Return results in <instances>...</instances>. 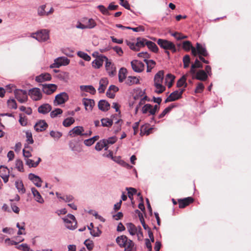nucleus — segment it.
Returning <instances> with one entry per match:
<instances>
[{
  "label": "nucleus",
  "mask_w": 251,
  "mask_h": 251,
  "mask_svg": "<svg viewBox=\"0 0 251 251\" xmlns=\"http://www.w3.org/2000/svg\"><path fill=\"white\" fill-rule=\"evenodd\" d=\"M148 41L146 39L138 38H137V42L136 43H132L127 40L126 41V43L131 50L134 51H138L141 48L144 47L146 45L145 42H148Z\"/></svg>",
  "instance_id": "f257e3e1"
},
{
  "label": "nucleus",
  "mask_w": 251,
  "mask_h": 251,
  "mask_svg": "<svg viewBox=\"0 0 251 251\" xmlns=\"http://www.w3.org/2000/svg\"><path fill=\"white\" fill-rule=\"evenodd\" d=\"M157 43L161 48L165 50H170L174 53L176 52V51L175 44L170 41L159 39Z\"/></svg>",
  "instance_id": "f03ea898"
},
{
  "label": "nucleus",
  "mask_w": 251,
  "mask_h": 251,
  "mask_svg": "<svg viewBox=\"0 0 251 251\" xmlns=\"http://www.w3.org/2000/svg\"><path fill=\"white\" fill-rule=\"evenodd\" d=\"M65 223L66 227L71 230H74L76 227L77 222L75 217L72 214H68L66 217L62 219Z\"/></svg>",
  "instance_id": "7ed1b4c3"
},
{
  "label": "nucleus",
  "mask_w": 251,
  "mask_h": 251,
  "mask_svg": "<svg viewBox=\"0 0 251 251\" xmlns=\"http://www.w3.org/2000/svg\"><path fill=\"white\" fill-rule=\"evenodd\" d=\"M184 91V89H181L179 91L176 90L173 92L165 100V102L167 103L170 101H173L180 99L182 97V95Z\"/></svg>",
  "instance_id": "20e7f679"
},
{
  "label": "nucleus",
  "mask_w": 251,
  "mask_h": 251,
  "mask_svg": "<svg viewBox=\"0 0 251 251\" xmlns=\"http://www.w3.org/2000/svg\"><path fill=\"white\" fill-rule=\"evenodd\" d=\"M70 60L66 57H60L55 59L54 63L50 66L51 68H59L61 66L69 64Z\"/></svg>",
  "instance_id": "39448f33"
},
{
  "label": "nucleus",
  "mask_w": 251,
  "mask_h": 251,
  "mask_svg": "<svg viewBox=\"0 0 251 251\" xmlns=\"http://www.w3.org/2000/svg\"><path fill=\"white\" fill-rule=\"evenodd\" d=\"M15 98L21 103L25 102L27 99V92L25 90L16 89L14 91Z\"/></svg>",
  "instance_id": "423d86ee"
},
{
  "label": "nucleus",
  "mask_w": 251,
  "mask_h": 251,
  "mask_svg": "<svg viewBox=\"0 0 251 251\" xmlns=\"http://www.w3.org/2000/svg\"><path fill=\"white\" fill-rule=\"evenodd\" d=\"M68 99V95L65 92H62L55 96L54 103L56 105L61 104L64 103Z\"/></svg>",
  "instance_id": "0eeeda50"
},
{
  "label": "nucleus",
  "mask_w": 251,
  "mask_h": 251,
  "mask_svg": "<svg viewBox=\"0 0 251 251\" xmlns=\"http://www.w3.org/2000/svg\"><path fill=\"white\" fill-rule=\"evenodd\" d=\"M31 37L39 42L45 41L47 39V31L46 29L41 30L35 33H32Z\"/></svg>",
  "instance_id": "6e6552de"
},
{
  "label": "nucleus",
  "mask_w": 251,
  "mask_h": 251,
  "mask_svg": "<svg viewBox=\"0 0 251 251\" xmlns=\"http://www.w3.org/2000/svg\"><path fill=\"white\" fill-rule=\"evenodd\" d=\"M131 65L133 70L137 73H141L144 70V64L137 60H134L131 62Z\"/></svg>",
  "instance_id": "1a4fd4ad"
},
{
  "label": "nucleus",
  "mask_w": 251,
  "mask_h": 251,
  "mask_svg": "<svg viewBox=\"0 0 251 251\" xmlns=\"http://www.w3.org/2000/svg\"><path fill=\"white\" fill-rule=\"evenodd\" d=\"M84 128L82 126H77L73 128L69 132V135L71 137H75L76 135L84 136L87 135L86 133H83Z\"/></svg>",
  "instance_id": "9d476101"
},
{
  "label": "nucleus",
  "mask_w": 251,
  "mask_h": 251,
  "mask_svg": "<svg viewBox=\"0 0 251 251\" xmlns=\"http://www.w3.org/2000/svg\"><path fill=\"white\" fill-rule=\"evenodd\" d=\"M107 59L106 56L100 55L92 62V66L96 69H99L102 66L104 61L106 62Z\"/></svg>",
  "instance_id": "9b49d317"
},
{
  "label": "nucleus",
  "mask_w": 251,
  "mask_h": 251,
  "mask_svg": "<svg viewBox=\"0 0 251 251\" xmlns=\"http://www.w3.org/2000/svg\"><path fill=\"white\" fill-rule=\"evenodd\" d=\"M194 200L193 198L189 197L182 199L178 200V203L180 208H184L190 204L193 203Z\"/></svg>",
  "instance_id": "f8f14e48"
},
{
  "label": "nucleus",
  "mask_w": 251,
  "mask_h": 251,
  "mask_svg": "<svg viewBox=\"0 0 251 251\" xmlns=\"http://www.w3.org/2000/svg\"><path fill=\"white\" fill-rule=\"evenodd\" d=\"M106 70L110 76H113L116 74V69L114 64L107 59L105 64Z\"/></svg>",
  "instance_id": "ddd939ff"
},
{
  "label": "nucleus",
  "mask_w": 251,
  "mask_h": 251,
  "mask_svg": "<svg viewBox=\"0 0 251 251\" xmlns=\"http://www.w3.org/2000/svg\"><path fill=\"white\" fill-rule=\"evenodd\" d=\"M182 48L186 51L191 50V53L194 56H197V51L196 48L192 46L191 42L189 41H184L182 43Z\"/></svg>",
  "instance_id": "4468645a"
},
{
  "label": "nucleus",
  "mask_w": 251,
  "mask_h": 251,
  "mask_svg": "<svg viewBox=\"0 0 251 251\" xmlns=\"http://www.w3.org/2000/svg\"><path fill=\"white\" fill-rule=\"evenodd\" d=\"M192 78L201 81H205L207 79L208 75L206 72L202 70L199 71L195 75H192Z\"/></svg>",
  "instance_id": "2eb2a0df"
},
{
  "label": "nucleus",
  "mask_w": 251,
  "mask_h": 251,
  "mask_svg": "<svg viewBox=\"0 0 251 251\" xmlns=\"http://www.w3.org/2000/svg\"><path fill=\"white\" fill-rule=\"evenodd\" d=\"M164 78V71H159L154 76V86L162 84Z\"/></svg>",
  "instance_id": "dca6fc26"
},
{
  "label": "nucleus",
  "mask_w": 251,
  "mask_h": 251,
  "mask_svg": "<svg viewBox=\"0 0 251 251\" xmlns=\"http://www.w3.org/2000/svg\"><path fill=\"white\" fill-rule=\"evenodd\" d=\"M28 178L38 187H40L42 185V180L38 176L30 173L28 175Z\"/></svg>",
  "instance_id": "f3484780"
},
{
  "label": "nucleus",
  "mask_w": 251,
  "mask_h": 251,
  "mask_svg": "<svg viewBox=\"0 0 251 251\" xmlns=\"http://www.w3.org/2000/svg\"><path fill=\"white\" fill-rule=\"evenodd\" d=\"M108 84V80L107 78L104 77L101 78L99 82V87L98 90L100 93H103L106 87Z\"/></svg>",
  "instance_id": "a211bd4d"
},
{
  "label": "nucleus",
  "mask_w": 251,
  "mask_h": 251,
  "mask_svg": "<svg viewBox=\"0 0 251 251\" xmlns=\"http://www.w3.org/2000/svg\"><path fill=\"white\" fill-rule=\"evenodd\" d=\"M28 95L34 100H38L41 96L40 90L38 88H34L29 91Z\"/></svg>",
  "instance_id": "6ab92c4d"
},
{
  "label": "nucleus",
  "mask_w": 251,
  "mask_h": 251,
  "mask_svg": "<svg viewBox=\"0 0 251 251\" xmlns=\"http://www.w3.org/2000/svg\"><path fill=\"white\" fill-rule=\"evenodd\" d=\"M196 50L197 51V55H202L203 56L206 57L208 53L205 49L201 44L197 43L196 45Z\"/></svg>",
  "instance_id": "aec40b11"
},
{
  "label": "nucleus",
  "mask_w": 251,
  "mask_h": 251,
  "mask_svg": "<svg viewBox=\"0 0 251 251\" xmlns=\"http://www.w3.org/2000/svg\"><path fill=\"white\" fill-rule=\"evenodd\" d=\"M47 124L45 120H41L37 122L34 126V128L37 132L42 131L46 129Z\"/></svg>",
  "instance_id": "412c9836"
},
{
  "label": "nucleus",
  "mask_w": 251,
  "mask_h": 251,
  "mask_svg": "<svg viewBox=\"0 0 251 251\" xmlns=\"http://www.w3.org/2000/svg\"><path fill=\"white\" fill-rule=\"evenodd\" d=\"M82 101L86 110L91 111L92 110L95 105V101L93 100L84 98Z\"/></svg>",
  "instance_id": "4be33fe9"
},
{
  "label": "nucleus",
  "mask_w": 251,
  "mask_h": 251,
  "mask_svg": "<svg viewBox=\"0 0 251 251\" xmlns=\"http://www.w3.org/2000/svg\"><path fill=\"white\" fill-rule=\"evenodd\" d=\"M202 67L201 63L197 58L195 60V63L191 65L189 73L191 75H195L196 74V69L202 68Z\"/></svg>",
  "instance_id": "5701e85b"
},
{
  "label": "nucleus",
  "mask_w": 251,
  "mask_h": 251,
  "mask_svg": "<svg viewBox=\"0 0 251 251\" xmlns=\"http://www.w3.org/2000/svg\"><path fill=\"white\" fill-rule=\"evenodd\" d=\"M83 23L86 25V27L89 29L95 27L97 24L96 22L93 19L84 18L82 21Z\"/></svg>",
  "instance_id": "b1692460"
},
{
  "label": "nucleus",
  "mask_w": 251,
  "mask_h": 251,
  "mask_svg": "<svg viewBox=\"0 0 251 251\" xmlns=\"http://www.w3.org/2000/svg\"><path fill=\"white\" fill-rule=\"evenodd\" d=\"M80 89L82 91L89 92L92 95H94L96 93V89L92 85H81Z\"/></svg>",
  "instance_id": "393cba45"
},
{
  "label": "nucleus",
  "mask_w": 251,
  "mask_h": 251,
  "mask_svg": "<svg viewBox=\"0 0 251 251\" xmlns=\"http://www.w3.org/2000/svg\"><path fill=\"white\" fill-rule=\"evenodd\" d=\"M98 107L102 111H107L110 107V104L105 100H100L99 102Z\"/></svg>",
  "instance_id": "a878e982"
},
{
  "label": "nucleus",
  "mask_w": 251,
  "mask_h": 251,
  "mask_svg": "<svg viewBox=\"0 0 251 251\" xmlns=\"http://www.w3.org/2000/svg\"><path fill=\"white\" fill-rule=\"evenodd\" d=\"M126 83L129 86L139 83V79L135 76H129L126 80Z\"/></svg>",
  "instance_id": "bb28decb"
},
{
  "label": "nucleus",
  "mask_w": 251,
  "mask_h": 251,
  "mask_svg": "<svg viewBox=\"0 0 251 251\" xmlns=\"http://www.w3.org/2000/svg\"><path fill=\"white\" fill-rule=\"evenodd\" d=\"M31 192L34 196L35 200L39 203H43L44 202V200L42 198L39 192L35 189V188H31Z\"/></svg>",
  "instance_id": "cd10ccee"
},
{
  "label": "nucleus",
  "mask_w": 251,
  "mask_h": 251,
  "mask_svg": "<svg viewBox=\"0 0 251 251\" xmlns=\"http://www.w3.org/2000/svg\"><path fill=\"white\" fill-rule=\"evenodd\" d=\"M127 73V70L125 68H121L119 72V81L122 82L126 79Z\"/></svg>",
  "instance_id": "c85d7f7f"
},
{
  "label": "nucleus",
  "mask_w": 251,
  "mask_h": 251,
  "mask_svg": "<svg viewBox=\"0 0 251 251\" xmlns=\"http://www.w3.org/2000/svg\"><path fill=\"white\" fill-rule=\"evenodd\" d=\"M187 76L188 74L183 75L178 80L176 83V86L177 87H181L183 85H184V87H187V84L186 83V81Z\"/></svg>",
  "instance_id": "c756f323"
},
{
  "label": "nucleus",
  "mask_w": 251,
  "mask_h": 251,
  "mask_svg": "<svg viewBox=\"0 0 251 251\" xmlns=\"http://www.w3.org/2000/svg\"><path fill=\"white\" fill-rule=\"evenodd\" d=\"M144 62L147 64V72H151V70L155 67L156 63L153 60H148L147 59H144Z\"/></svg>",
  "instance_id": "7c9ffc66"
},
{
  "label": "nucleus",
  "mask_w": 251,
  "mask_h": 251,
  "mask_svg": "<svg viewBox=\"0 0 251 251\" xmlns=\"http://www.w3.org/2000/svg\"><path fill=\"white\" fill-rule=\"evenodd\" d=\"M15 186L18 190V192L21 194H24L25 192V189L24 187L23 183L21 180L16 181Z\"/></svg>",
  "instance_id": "2f4dec72"
},
{
  "label": "nucleus",
  "mask_w": 251,
  "mask_h": 251,
  "mask_svg": "<svg viewBox=\"0 0 251 251\" xmlns=\"http://www.w3.org/2000/svg\"><path fill=\"white\" fill-rule=\"evenodd\" d=\"M145 43H146V46L151 50L155 53L158 52V48L154 43L151 41H148V42Z\"/></svg>",
  "instance_id": "473e14b6"
},
{
  "label": "nucleus",
  "mask_w": 251,
  "mask_h": 251,
  "mask_svg": "<svg viewBox=\"0 0 251 251\" xmlns=\"http://www.w3.org/2000/svg\"><path fill=\"white\" fill-rule=\"evenodd\" d=\"M127 228L130 234L132 235H134L137 233V227L132 223L127 224Z\"/></svg>",
  "instance_id": "72a5a7b5"
},
{
  "label": "nucleus",
  "mask_w": 251,
  "mask_h": 251,
  "mask_svg": "<svg viewBox=\"0 0 251 251\" xmlns=\"http://www.w3.org/2000/svg\"><path fill=\"white\" fill-rule=\"evenodd\" d=\"M152 111V105L151 104H145L142 108V112L143 114H148L149 115H151V111Z\"/></svg>",
  "instance_id": "f704fd0d"
},
{
  "label": "nucleus",
  "mask_w": 251,
  "mask_h": 251,
  "mask_svg": "<svg viewBox=\"0 0 251 251\" xmlns=\"http://www.w3.org/2000/svg\"><path fill=\"white\" fill-rule=\"evenodd\" d=\"M41 159L38 158V160L36 162H34L33 160L28 159V158L25 159L26 164L29 167H36L39 163Z\"/></svg>",
  "instance_id": "c9c22d12"
},
{
  "label": "nucleus",
  "mask_w": 251,
  "mask_h": 251,
  "mask_svg": "<svg viewBox=\"0 0 251 251\" xmlns=\"http://www.w3.org/2000/svg\"><path fill=\"white\" fill-rule=\"evenodd\" d=\"M135 247L134 242L129 239L128 242L125 248V251H135Z\"/></svg>",
  "instance_id": "e433bc0d"
},
{
  "label": "nucleus",
  "mask_w": 251,
  "mask_h": 251,
  "mask_svg": "<svg viewBox=\"0 0 251 251\" xmlns=\"http://www.w3.org/2000/svg\"><path fill=\"white\" fill-rule=\"evenodd\" d=\"M30 148L31 147L28 145H25V149L23 150V155L25 158H28L31 156Z\"/></svg>",
  "instance_id": "4c0bfd02"
},
{
  "label": "nucleus",
  "mask_w": 251,
  "mask_h": 251,
  "mask_svg": "<svg viewBox=\"0 0 251 251\" xmlns=\"http://www.w3.org/2000/svg\"><path fill=\"white\" fill-rule=\"evenodd\" d=\"M106 142L105 140H102L98 142L95 146V149L97 151H101L104 147H106L105 150H107L108 147L105 144Z\"/></svg>",
  "instance_id": "58836bf2"
},
{
  "label": "nucleus",
  "mask_w": 251,
  "mask_h": 251,
  "mask_svg": "<svg viewBox=\"0 0 251 251\" xmlns=\"http://www.w3.org/2000/svg\"><path fill=\"white\" fill-rule=\"evenodd\" d=\"M88 228L90 231V234L94 237H99L101 233V231L98 227L91 229L90 226H88Z\"/></svg>",
  "instance_id": "ea45409f"
},
{
  "label": "nucleus",
  "mask_w": 251,
  "mask_h": 251,
  "mask_svg": "<svg viewBox=\"0 0 251 251\" xmlns=\"http://www.w3.org/2000/svg\"><path fill=\"white\" fill-rule=\"evenodd\" d=\"M1 169L4 170L5 173L2 174V175H0V176L3 179V181L6 183L8 181L9 171L7 168H2Z\"/></svg>",
  "instance_id": "a19ab883"
},
{
  "label": "nucleus",
  "mask_w": 251,
  "mask_h": 251,
  "mask_svg": "<svg viewBox=\"0 0 251 251\" xmlns=\"http://www.w3.org/2000/svg\"><path fill=\"white\" fill-rule=\"evenodd\" d=\"M101 122L103 126L110 127L113 124V121L108 118L102 119Z\"/></svg>",
  "instance_id": "79ce46f5"
},
{
  "label": "nucleus",
  "mask_w": 251,
  "mask_h": 251,
  "mask_svg": "<svg viewBox=\"0 0 251 251\" xmlns=\"http://www.w3.org/2000/svg\"><path fill=\"white\" fill-rule=\"evenodd\" d=\"M126 235H121L120 236H118L116 239V241L118 245L121 247H124V242L125 240L126 239Z\"/></svg>",
  "instance_id": "37998d69"
},
{
  "label": "nucleus",
  "mask_w": 251,
  "mask_h": 251,
  "mask_svg": "<svg viewBox=\"0 0 251 251\" xmlns=\"http://www.w3.org/2000/svg\"><path fill=\"white\" fill-rule=\"evenodd\" d=\"M35 80L39 83H42L47 80V74H42L35 78Z\"/></svg>",
  "instance_id": "c03bdc74"
},
{
  "label": "nucleus",
  "mask_w": 251,
  "mask_h": 251,
  "mask_svg": "<svg viewBox=\"0 0 251 251\" xmlns=\"http://www.w3.org/2000/svg\"><path fill=\"white\" fill-rule=\"evenodd\" d=\"M126 190L127 191L128 198L132 201L133 200V195L135 194L137 192L136 189L132 187H127Z\"/></svg>",
  "instance_id": "a18cd8bd"
},
{
  "label": "nucleus",
  "mask_w": 251,
  "mask_h": 251,
  "mask_svg": "<svg viewBox=\"0 0 251 251\" xmlns=\"http://www.w3.org/2000/svg\"><path fill=\"white\" fill-rule=\"evenodd\" d=\"M75 119L72 117L67 118L63 122V125L65 127H69L74 123Z\"/></svg>",
  "instance_id": "49530a36"
},
{
  "label": "nucleus",
  "mask_w": 251,
  "mask_h": 251,
  "mask_svg": "<svg viewBox=\"0 0 251 251\" xmlns=\"http://www.w3.org/2000/svg\"><path fill=\"white\" fill-rule=\"evenodd\" d=\"M174 107V106L173 105H171L166 108L163 112L158 116L159 119H161L163 118L168 113H169L172 108Z\"/></svg>",
  "instance_id": "de8ad7c7"
},
{
  "label": "nucleus",
  "mask_w": 251,
  "mask_h": 251,
  "mask_svg": "<svg viewBox=\"0 0 251 251\" xmlns=\"http://www.w3.org/2000/svg\"><path fill=\"white\" fill-rule=\"evenodd\" d=\"M16 167L17 170L21 172L24 171L23 161L21 159H17L16 161Z\"/></svg>",
  "instance_id": "09e8293b"
},
{
  "label": "nucleus",
  "mask_w": 251,
  "mask_h": 251,
  "mask_svg": "<svg viewBox=\"0 0 251 251\" xmlns=\"http://www.w3.org/2000/svg\"><path fill=\"white\" fill-rule=\"evenodd\" d=\"M7 105L8 107L11 109H16L17 108V103L14 99L8 100Z\"/></svg>",
  "instance_id": "8fccbe9b"
},
{
  "label": "nucleus",
  "mask_w": 251,
  "mask_h": 251,
  "mask_svg": "<svg viewBox=\"0 0 251 251\" xmlns=\"http://www.w3.org/2000/svg\"><path fill=\"white\" fill-rule=\"evenodd\" d=\"M183 67L184 68H187L189 66L190 63V57L189 55H185L183 58Z\"/></svg>",
  "instance_id": "3c124183"
},
{
  "label": "nucleus",
  "mask_w": 251,
  "mask_h": 251,
  "mask_svg": "<svg viewBox=\"0 0 251 251\" xmlns=\"http://www.w3.org/2000/svg\"><path fill=\"white\" fill-rule=\"evenodd\" d=\"M84 244L86 246L89 251H91L94 246L93 241L90 239L86 240L84 242Z\"/></svg>",
  "instance_id": "603ef678"
},
{
  "label": "nucleus",
  "mask_w": 251,
  "mask_h": 251,
  "mask_svg": "<svg viewBox=\"0 0 251 251\" xmlns=\"http://www.w3.org/2000/svg\"><path fill=\"white\" fill-rule=\"evenodd\" d=\"M63 111L60 108H56L54 110L51 111L50 113V116L51 118H55L58 115L61 114Z\"/></svg>",
  "instance_id": "864d4df0"
},
{
  "label": "nucleus",
  "mask_w": 251,
  "mask_h": 251,
  "mask_svg": "<svg viewBox=\"0 0 251 251\" xmlns=\"http://www.w3.org/2000/svg\"><path fill=\"white\" fill-rule=\"evenodd\" d=\"M56 195L57 196L58 198H59V199L65 201L66 202H70L71 201H72L74 198L72 196H71V195H69V196H64V197H61V196H59V194L58 193H56Z\"/></svg>",
  "instance_id": "5fc2aeb1"
},
{
  "label": "nucleus",
  "mask_w": 251,
  "mask_h": 251,
  "mask_svg": "<svg viewBox=\"0 0 251 251\" xmlns=\"http://www.w3.org/2000/svg\"><path fill=\"white\" fill-rule=\"evenodd\" d=\"M77 55L86 61H90L91 60V57L83 51H78Z\"/></svg>",
  "instance_id": "6e6d98bb"
},
{
  "label": "nucleus",
  "mask_w": 251,
  "mask_h": 251,
  "mask_svg": "<svg viewBox=\"0 0 251 251\" xmlns=\"http://www.w3.org/2000/svg\"><path fill=\"white\" fill-rule=\"evenodd\" d=\"M57 86L55 84H48V95L54 93L57 89Z\"/></svg>",
  "instance_id": "4d7b16f0"
},
{
  "label": "nucleus",
  "mask_w": 251,
  "mask_h": 251,
  "mask_svg": "<svg viewBox=\"0 0 251 251\" xmlns=\"http://www.w3.org/2000/svg\"><path fill=\"white\" fill-rule=\"evenodd\" d=\"M98 8L99 9V10L103 14V15H109L110 14L108 8H105L103 5H100L98 6Z\"/></svg>",
  "instance_id": "13d9d810"
},
{
  "label": "nucleus",
  "mask_w": 251,
  "mask_h": 251,
  "mask_svg": "<svg viewBox=\"0 0 251 251\" xmlns=\"http://www.w3.org/2000/svg\"><path fill=\"white\" fill-rule=\"evenodd\" d=\"M50 135L55 140L58 139L62 136V133L58 131H51L50 132Z\"/></svg>",
  "instance_id": "bf43d9fd"
},
{
  "label": "nucleus",
  "mask_w": 251,
  "mask_h": 251,
  "mask_svg": "<svg viewBox=\"0 0 251 251\" xmlns=\"http://www.w3.org/2000/svg\"><path fill=\"white\" fill-rule=\"evenodd\" d=\"M204 88V86L203 84L202 83L200 82L198 84V85L196 88L195 92L196 93H201L203 91Z\"/></svg>",
  "instance_id": "052dcab7"
},
{
  "label": "nucleus",
  "mask_w": 251,
  "mask_h": 251,
  "mask_svg": "<svg viewBox=\"0 0 251 251\" xmlns=\"http://www.w3.org/2000/svg\"><path fill=\"white\" fill-rule=\"evenodd\" d=\"M155 87L156 88L155 92L157 94H161L165 90V87L163 86L162 84L155 85Z\"/></svg>",
  "instance_id": "680f3d73"
},
{
  "label": "nucleus",
  "mask_w": 251,
  "mask_h": 251,
  "mask_svg": "<svg viewBox=\"0 0 251 251\" xmlns=\"http://www.w3.org/2000/svg\"><path fill=\"white\" fill-rule=\"evenodd\" d=\"M47 104H45L39 107L38 111L39 113L46 114L47 113Z\"/></svg>",
  "instance_id": "e2e57ef3"
},
{
  "label": "nucleus",
  "mask_w": 251,
  "mask_h": 251,
  "mask_svg": "<svg viewBox=\"0 0 251 251\" xmlns=\"http://www.w3.org/2000/svg\"><path fill=\"white\" fill-rule=\"evenodd\" d=\"M26 141L29 144H33V140L32 139V133L30 131H27L26 132Z\"/></svg>",
  "instance_id": "0e129e2a"
},
{
  "label": "nucleus",
  "mask_w": 251,
  "mask_h": 251,
  "mask_svg": "<svg viewBox=\"0 0 251 251\" xmlns=\"http://www.w3.org/2000/svg\"><path fill=\"white\" fill-rule=\"evenodd\" d=\"M105 141L106 142L105 144L107 146L109 144H113L115 143L117 141V138L115 136H113L109 138L107 140H105Z\"/></svg>",
  "instance_id": "69168bd1"
},
{
  "label": "nucleus",
  "mask_w": 251,
  "mask_h": 251,
  "mask_svg": "<svg viewBox=\"0 0 251 251\" xmlns=\"http://www.w3.org/2000/svg\"><path fill=\"white\" fill-rule=\"evenodd\" d=\"M46 7V5H42L41 6H40L38 8V15L40 16H42L45 14L46 11H45V8Z\"/></svg>",
  "instance_id": "338daca9"
},
{
  "label": "nucleus",
  "mask_w": 251,
  "mask_h": 251,
  "mask_svg": "<svg viewBox=\"0 0 251 251\" xmlns=\"http://www.w3.org/2000/svg\"><path fill=\"white\" fill-rule=\"evenodd\" d=\"M149 126V124H145L141 127L140 134L142 136H143L145 134L147 135V130H148L147 129L148 128Z\"/></svg>",
  "instance_id": "774afa93"
}]
</instances>
